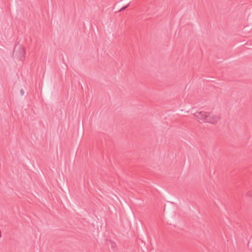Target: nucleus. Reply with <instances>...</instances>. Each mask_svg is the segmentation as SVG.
Returning <instances> with one entry per match:
<instances>
[{"label":"nucleus","instance_id":"nucleus-1","mask_svg":"<svg viewBox=\"0 0 252 252\" xmlns=\"http://www.w3.org/2000/svg\"><path fill=\"white\" fill-rule=\"evenodd\" d=\"M193 115L198 119L199 121H202L214 125L216 124L220 119L219 115H214L212 113H208L203 111L196 112Z\"/></svg>","mask_w":252,"mask_h":252},{"label":"nucleus","instance_id":"nucleus-2","mask_svg":"<svg viewBox=\"0 0 252 252\" xmlns=\"http://www.w3.org/2000/svg\"><path fill=\"white\" fill-rule=\"evenodd\" d=\"M26 54L25 49L23 46L15 47L13 52V56L14 58L19 59L21 61L25 59Z\"/></svg>","mask_w":252,"mask_h":252},{"label":"nucleus","instance_id":"nucleus-3","mask_svg":"<svg viewBox=\"0 0 252 252\" xmlns=\"http://www.w3.org/2000/svg\"><path fill=\"white\" fill-rule=\"evenodd\" d=\"M130 4V3H128L126 5L123 7L122 8H121L120 10H119V12H121V11H124V10H125L127 7H128L129 6Z\"/></svg>","mask_w":252,"mask_h":252},{"label":"nucleus","instance_id":"nucleus-4","mask_svg":"<svg viewBox=\"0 0 252 252\" xmlns=\"http://www.w3.org/2000/svg\"><path fill=\"white\" fill-rule=\"evenodd\" d=\"M246 196H248V197H252V190H250L249 191L247 194H246Z\"/></svg>","mask_w":252,"mask_h":252},{"label":"nucleus","instance_id":"nucleus-5","mask_svg":"<svg viewBox=\"0 0 252 252\" xmlns=\"http://www.w3.org/2000/svg\"><path fill=\"white\" fill-rule=\"evenodd\" d=\"M20 94L21 95H23L24 94V91L23 89H21L20 90Z\"/></svg>","mask_w":252,"mask_h":252}]
</instances>
